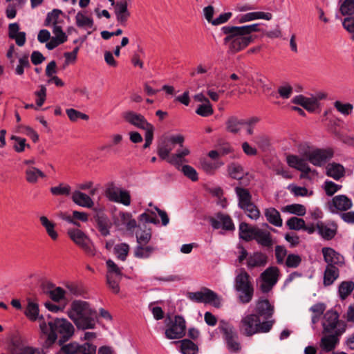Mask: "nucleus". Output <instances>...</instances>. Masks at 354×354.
I'll use <instances>...</instances> for the list:
<instances>
[{
  "label": "nucleus",
  "instance_id": "obj_1",
  "mask_svg": "<svg viewBox=\"0 0 354 354\" xmlns=\"http://www.w3.org/2000/svg\"><path fill=\"white\" fill-rule=\"evenodd\" d=\"M40 329L46 339L43 346L45 348H51L55 343L62 345L68 341L74 334V326L64 318H55L46 323H40Z\"/></svg>",
  "mask_w": 354,
  "mask_h": 354
},
{
  "label": "nucleus",
  "instance_id": "obj_2",
  "mask_svg": "<svg viewBox=\"0 0 354 354\" xmlns=\"http://www.w3.org/2000/svg\"><path fill=\"white\" fill-rule=\"evenodd\" d=\"M68 315L79 330H85L95 328L97 313L87 301L82 300L72 301Z\"/></svg>",
  "mask_w": 354,
  "mask_h": 354
},
{
  "label": "nucleus",
  "instance_id": "obj_3",
  "mask_svg": "<svg viewBox=\"0 0 354 354\" xmlns=\"http://www.w3.org/2000/svg\"><path fill=\"white\" fill-rule=\"evenodd\" d=\"M221 30L225 35L223 44L227 46V52L230 54L241 51L253 42L256 37L246 35L241 26L227 25L223 26Z\"/></svg>",
  "mask_w": 354,
  "mask_h": 354
},
{
  "label": "nucleus",
  "instance_id": "obj_4",
  "mask_svg": "<svg viewBox=\"0 0 354 354\" xmlns=\"http://www.w3.org/2000/svg\"><path fill=\"white\" fill-rule=\"evenodd\" d=\"M234 289L237 293L239 301L246 304L250 303L253 298L254 288L251 277L245 270L241 268L234 279Z\"/></svg>",
  "mask_w": 354,
  "mask_h": 354
},
{
  "label": "nucleus",
  "instance_id": "obj_5",
  "mask_svg": "<svg viewBox=\"0 0 354 354\" xmlns=\"http://www.w3.org/2000/svg\"><path fill=\"white\" fill-rule=\"evenodd\" d=\"M138 222L140 230L136 234L137 243L147 244L151 239L152 234L151 229L147 227L146 224L153 223L156 225L159 223V221L153 211L147 209L138 216Z\"/></svg>",
  "mask_w": 354,
  "mask_h": 354
},
{
  "label": "nucleus",
  "instance_id": "obj_6",
  "mask_svg": "<svg viewBox=\"0 0 354 354\" xmlns=\"http://www.w3.org/2000/svg\"><path fill=\"white\" fill-rule=\"evenodd\" d=\"M185 138L183 136L171 135L164 138L158 143L157 147V153L161 160H166L169 158V154L173 150L175 145H179L180 147L183 146Z\"/></svg>",
  "mask_w": 354,
  "mask_h": 354
},
{
  "label": "nucleus",
  "instance_id": "obj_7",
  "mask_svg": "<svg viewBox=\"0 0 354 354\" xmlns=\"http://www.w3.org/2000/svg\"><path fill=\"white\" fill-rule=\"evenodd\" d=\"M187 298L197 303L212 304L216 308H220L221 299L218 295L207 288H203L201 291L189 292Z\"/></svg>",
  "mask_w": 354,
  "mask_h": 354
},
{
  "label": "nucleus",
  "instance_id": "obj_8",
  "mask_svg": "<svg viewBox=\"0 0 354 354\" xmlns=\"http://www.w3.org/2000/svg\"><path fill=\"white\" fill-rule=\"evenodd\" d=\"M67 234L70 239L86 254L94 255V249L90 239L84 232L79 229H69Z\"/></svg>",
  "mask_w": 354,
  "mask_h": 354
},
{
  "label": "nucleus",
  "instance_id": "obj_9",
  "mask_svg": "<svg viewBox=\"0 0 354 354\" xmlns=\"http://www.w3.org/2000/svg\"><path fill=\"white\" fill-rule=\"evenodd\" d=\"M279 277V269L276 266H270L261 274L262 283L260 285V290L263 293L269 292L273 286L277 283Z\"/></svg>",
  "mask_w": 354,
  "mask_h": 354
},
{
  "label": "nucleus",
  "instance_id": "obj_10",
  "mask_svg": "<svg viewBox=\"0 0 354 354\" xmlns=\"http://www.w3.org/2000/svg\"><path fill=\"white\" fill-rule=\"evenodd\" d=\"M186 324L185 319L180 315H176L171 324L165 330V337L169 339H180L185 335Z\"/></svg>",
  "mask_w": 354,
  "mask_h": 354
},
{
  "label": "nucleus",
  "instance_id": "obj_11",
  "mask_svg": "<svg viewBox=\"0 0 354 354\" xmlns=\"http://www.w3.org/2000/svg\"><path fill=\"white\" fill-rule=\"evenodd\" d=\"M334 156V151L331 148H317L310 154L308 162L316 167H322Z\"/></svg>",
  "mask_w": 354,
  "mask_h": 354
},
{
  "label": "nucleus",
  "instance_id": "obj_12",
  "mask_svg": "<svg viewBox=\"0 0 354 354\" xmlns=\"http://www.w3.org/2000/svg\"><path fill=\"white\" fill-rule=\"evenodd\" d=\"M209 223L213 229H222L225 231H233L235 226L230 215L223 212H217L214 216L209 218Z\"/></svg>",
  "mask_w": 354,
  "mask_h": 354
},
{
  "label": "nucleus",
  "instance_id": "obj_13",
  "mask_svg": "<svg viewBox=\"0 0 354 354\" xmlns=\"http://www.w3.org/2000/svg\"><path fill=\"white\" fill-rule=\"evenodd\" d=\"M106 194L111 201L122 203L125 206H129L131 204L129 192L114 186L113 184L106 189Z\"/></svg>",
  "mask_w": 354,
  "mask_h": 354
},
{
  "label": "nucleus",
  "instance_id": "obj_14",
  "mask_svg": "<svg viewBox=\"0 0 354 354\" xmlns=\"http://www.w3.org/2000/svg\"><path fill=\"white\" fill-rule=\"evenodd\" d=\"M328 207L331 213L337 212H346L353 206L351 198L346 195L339 194L334 196L327 203Z\"/></svg>",
  "mask_w": 354,
  "mask_h": 354
},
{
  "label": "nucleus",
  "instance_id": "obj_15",
  "mask_svg": "<svg viewBox=\"0 0 354 354\" xmlns=\"http://www.w3.org/2000/svg\"><path fill=\"white\" fill-rule=\"evenodd\" d=\"M220 330L223 333L228 350L234 353L239 352L241 346L238 341V334L234 328L230 326H221Z\"/></svg>",
  "mask_w": 354,
  "mask_h": 354
},
{
  "label": "nucleus",
  "instance_id": "obj_16",
  "mask_svg": "<svg viewBox=\"0 0 354 354\" xmlns=\"http://www.w3.org/2000/svg\"><path fill=\"white\" fill-rule=\"evenodd\" d=\"M259 318V316L255 314L243 317L240 322L241 332L247 337L257 334Z\"/></svg>",
  "mask_w": 354,
  "mask_h": 354
},
{
  "label": "nucleus",
  "instance_id": "obj_17",
  "mask_svg": "<svg viewBox=\"0 0 354 354\" xmlns=\"http://www.w3.org/2000/svg\"><path fill=\"white\" fill-rule=\"evenodd\" d=\"M345 330L346 326H343L337 328L333 334L322 337L320 342V347L322 351L328 353L335 349L339 342V337L344 333Z\"/></svg>",
  "mask_w": 354,
  "mask_h": 354
},
{
  "label": "nucleus",
  "instance_id": "obj_18",
  "mask_svg": "<svg viewBox=\"0 0 354 354\" xmlns=\"http://www.w3.org/2000/svg\"><path fill=\"white\" fill-rule=\"evenodd\" d=\"M124 119L130 124L145 130V131L154 128L153 124L148 122L146 118L140 113H136L132 111L126 112L124 114Z\"/></svg>",
  "mask_w": 354,
  "mask_h": 354
},
{
  "label": "nucleus",
  "instance_id": "obj_19",
  "mask_svg": "<svg viewBox=\"0 0 354 354\" xmlns=\"http://www.w3.org/2000/svg\"><path fill=\"white\" fill-rule=\"evenodd\" d=\"M318 234L324 240H332L337 232V225L335 221H318L316 223Z\"/></svg>",
  "mask_w": 354,
  "mask_h": 354
},
{
  "label": "nucleus",
  "instance_id": "obj_20",
  "mask_svg": "<svg viewBox=\"0 0 354 354\" xmlns=\"http://www.w3.org/2000/svg\"><path fill=\"white\" fill-rule=\"evenodd\" d=\"M322 326L324 333H331L345 324H339V315L336 311L328 310L324 315Z\"/></svg>",
  "mask_w": 354,
  "mask_h": 354
},
{
  "label": "nucleus",
  "instance_id": "obj_21",
  "mask_svg": "<svg viewBox=\"0 0 354 354\" xmlns=\"http://www.w3.org/2000/svg\"><path fill=\"white\" fill-rule=\"evenodd\" d=\"M286 162L289 167L296 169L306 174L310 172V167L306 163V160L297 155L289 154L286 156Z\"/></svg>",
  "mask_w": 354,
  "mask_h": 354
},
{
  "label": "nucleus",
  "instance_id": "obj_22",
  "mask_svg": "<svg viewBox=\"0 0 354 354\" xmlns=\"http://www.w3.org/2000/svg\"><path fill=\"white\" fill-rule=\"evenodd\" d=\"M255 312L257 315L263 317L266 319L272 317L274 313V307L270 305L267 299H260L257 301L255 307Z\"/></svg>",
  "mask_w": 354,
  "mask_h": 354
},
{
  "label": "nucleus",
  "instance_id": "obj_23",
  "mask_svg": "<svg viewBox=\"0 0 354 354\" xmlns=\"http://www.w3.org/2000/svg\"><path fill=\"white\" fill-rule=\"evenodd\" d=\"M268 256L261 252H255L250 254L247 259V266L252 270L254 268L264 267L268 263Z\"/></svg>",
  "mask_w": 354,
  "mask_h": 354
},
{
  "label": "nucleus",
  "instance_id": "obj_24",
  "mask_svg": "<svg viewBox=\"0 0 354 354\" xmlns=\"http://www.w3.org/2000/svg\"><path fill=\"white\" fill-rule=\"evenodd\" d=\"M114 12L116 16L117 21L120 24L125 26L130 17L127 1L124 0L123 1L117 2L115 4Z\"/></svg>",
  "mask_w": 354,
  "mask_h": 354
},
{
  "label": "nucleus",
  "instance_id": "obj_25",
  "mask_svg": "<svg viewBox=\"0 0 354 354\" xmlns=\"http://www.w3.org/2000/svg\"><path fill=\"white\" fill-rule=\"evenodd\" d=\"M324 261L328 265H341L344 263V258L331 248H323L322 250Z\"/></svg>",
  "mask_w": 354,
  "mask_h": 354
},
{
  "label": "nucleus",
  "instance_id": "obj_26",
  "mask_svg": "<svg viewBox=\"0 0 354 354\" xmlns=\"http://www.w3.org/2000/svg\"><path fill=\"white\" fill-rule=\"evenodd\" d=\"M53 283H48L42 284V290L44 293L49 295L50 299L56 302H59L64 297L65 291L60 287L53 288Z\"/></svg>",
  "mask_w": 354,
  "mask_h": 354
},
{
  "label": "nucleus",
  "instance_id": "obj_27",
  "mask_svg": "<svg viewBox=\"0 0 354 354\" xmlns=\"http://www.w3.org/2000/svg\"><path fill=\"white\" fill-rule=\"evenodd\" d=\"M272 18V15L270 12H248L238 17V22L240 24L251 21L253 20L263 19L266 20H270Z\"/></svg>",
  "mask_w": 354,
  "mask_h": 354
},
{
  "label": "nucleus",
  "instance_id": "obj_28",
  "mask_svg": "<svg viewBox=\"0 0 354 354\" xmlns=\"http://www.w3.org/2000/svg\"><path fill=\"white\" fill-rule=\"evenodd\" d=\"M138 243L134 248V257L138 259H148L158 250L156 247Z\"/></svg>",
  "mask_w": 354,
  "mask_h": 354
},
{
  "label": "nucleus",
  "instance_id": "obj_29",
  "mask_svg": "<svg viewBox=\"0 0 354 354\" xmlns=\"http://www.w3.org/2000/svg\"><path fill=\"white\" fill-rule=\"evenodd\" d=\"M326 175L333 179L338 180L345 175V169L339 163L332 162L328 164L326 168Z\"/></svg>",
  "mask_w": 354,
  "mask_h": 354
},
{
  "label": "nucleus",
  "instance_id": "obj_30",
  "mask_svg": "<svg viewBox=\"0 0 354 354\" xmlns=\"http://www.w3.org/2000/svg\"><path fill=\"white\" fill-rule=\"evenodd\" d=\"M72 201L77 205L84 207L91 208L93 205L91 198L80 191H75L73 193Z\"/></svg>",
  "mask_w": 354,
  "mask_h": 354
},
{
  "label": "nucleus",
  "instance_id": "obj_31",
  "mask_svg": "<svg viewBox=\"0 0 354 354\" xmlns=\"http://www.w3.org/2000/svg\"><path fill=\"white\" fill-rule=\"evenodd\" d=\"M253 239H254L259 245L264 247H270L272 245V240L270 233L258 227H257V230L254 232Z\"/></svg>",
  "mask_w": 354,
  "mask_h": 354
},
{
  "label": "nucleus",
  "instance_id": "obj_32",
  "mask_svg": "<svg viewBox=\"0 0 354 354\" xmlns=\"http://www.w3.org/2000/svg\"><path fill=\"white\" fill-rule=\"evenodd\" d=\"M339 269L335 266L327 265L324 271L323 283L324 286L332 285L338 278Z\"/></svg>",
  "mask_w": 354,
  "mask_h": 354
},
{
  "label": "nucleus",
  "instance_id": "obj_33",
  "mask_svg": "<svg viewBox=\"0 0 354 354\" xmlns=\"http://www.w3.org/2000/svg\"><path fill=\"white\" fill-rule=\"evenodd\" d=\"M266 220L272 225L276 227H281L283 224L281 214L278 210L274 207H269L264 212Z\"/></svg>",
  "mask_w": 354,
  "mask_h": 354
},
{
  "label": "nucleus",
  "instance_id": "obj_34",
  "mask_svg": "<svg viewBox=\"0 0 354 354\" xmlns=\"http://www.w3.org/2000/svg\"><path fill=\"white\" fill-rule=\"evenodd\" d=\"M234 191L239 201L238 206L240 208L252 202V195L248 189L236 187Z\"/></svg>",
  "mask_w": 354,
  "mask_h": 354
},
{
  "label": "nucleus",
  "instance_id": "obj_35",
  "mask_svg": "<svg viewBox=\"0 0 354 354\" xmlns=\"http://www.w3.org/2000/svg\"><path fill=\"white\" fill-rule=\"evenodd\" d=\"M41 225L45 228L47 234L53 241L58 239V233L55 230V223L50 221L46 216L39 217Z\"/></svg>",
  "mask_w": 354,
  "mask_h": 354
},
{
  "label": "nucleus",
  "instance_id": "obj_36",
  "mask_svg": "<svg viewBox=\"0 0 354 354\" xmlns=\"http://www.w3.org/2000/svg\"><path fill=\"white\" fill-rule=\"evenodd\" d=\"M243 125V120L239 119L236 116H230L225 122V129L227 131L236 134L240 131Z\"/></svg>",
  "mask_w": 354,
  "mask_h": 354
},
{
  "label": "nucleus",
  "instance_id": "obj_37",
  "mask_svg": "<svg viewBox=\"0 0 354 354\" xmlns=\"http://www.w3.org/2000/svg\"><path fill=\"white\" fill-rule=\"evenodd\" d=\"M172 343H180V351L183 354H197L198 353V346L189 339H184L181 341H175Z\"/></svg>",
  "mask_w": 354,
  "mask_h": 354
},
{
  "label": "nucleus",
  "instance_id": "obj_38",
  "mask_svg": "<svg viewBox=\"0 0 354 354\" xmlns=\"http://www.w3.org/2000/svg\"><path fill=\"white\" fill-rule=\"evenodd\" d=\"M256 227H250L248 223L242 222L239 225V236L245 241L253 239Z\"/></svg>",
  "mask_w": 354,
  "mask_h": 354
},
{
  "label": "nucleus",
  "instance_id": "obj_39",
  "mask_svg": "<svg viewBox=\"0 0 354 354\" xmlns=\"http://www.w3.org/2000/svg\"><path fill=\"white\" fill-rule=\"evenodd\" d=\"M97 227L103 236H106L110 234L111 224L106 216L104 215H97L96 216Z\"/></svg>",
  "mask_w": 354,
  "mask_h": 354
},
{
  "label": "nucleus",
  "instance_id": "obj_40",
  "mask_svg": "<svg viewBox=\"0 0 354 354\" xmlns=\"http://www.w3.org/2000/svg\"><path fill=\"white\" fill-rule=\"evenodd\" d=\"M45 178L46 175L40 169L30 167L26 170V179L30 183H37L38 178Z\"/></svg>",
  "mask_w": 354,
  "mask_h": 354
},
{
  "label": "nucleus",
  "instance_id": "obj_41",
  "mask_svg": "<svg viewBox=\"0 0 354 354\" xmlns=\"http://www.w3.org/2000/svg\"><path fill=\"white\" fill-rule=\"evenodd\" d=\"M75 23L79 28H89L93 26V19L86 16L82 12H78L75 16Z\"/></svg>",
  "mask_w": 354,
  "mask_h": 354
},
{
  "label": "nucleus",
  "instance_id": "obj_42",
  "mask_svg": "<svg viewBox=\"0 0 354 354\" xmlns=\"http://www.w3.org/2000/svg\"><path fill=\"white\" fill-rule=\"evenodd\" d=\"M354 282L351 281H342L339 286V295L342 299H345L353 290Z\"/></svg>",
  "mask_w": 354,
  "mask_h": 354
},
{
  "label": "nucleus",
  "instance_id": "obj_43",
  "mask_svg": "<svg viewBox=\"0 0 354 354\" xmlns=\"http://www.w3.org/2000/svg\"><path fill=\"white\" fill-rule=\"evenodd\" d=\"M339 11L344 16L354 15V0H339Z\"/></svg>",
  "mask_w": 354,
  "mask_h": 354
},
{
  "label": "nucleus",
  "instance_id": "obj_44",
  "mask_svg": "<svg viewBox=\"0 0 354 354\" xmlns=\"http://www.w3.org/2000/svg\"><path fill=\"white\" fill-rule=\"evenodd\" d=\"M130 247L126 243H119L115 245L114 252L118 259L124 261L127 259Z\"/></svg>",
  "mask_w": 354,
  "mask_h": 354
},
{
  "label": "nucleus",
  "instance_id": "obj_45",
  "mask_svg": "<svg viewBox=\"0 0 354 354\" xmlns=\"http://www.w3.org/2000/svg\"><path fill=\"white\" fill-rule=\"evenodd\" d=\"M61 348L56 354H77L80 344L75 342L60 345Z\"/></svg>",
  "mask_w": 354,
  "mask_h": 354
},
{
  "label": "nucleus",
  "instance_id": "obj_46",
  "mask_svg": "<svg viewBox=\"0 0 354 354\" xmlns=\"http://www.w3.org/2000/svg\"><path fill=\"white\" fill-rule=\"evenodd\" d=\"M50 193L54 196H69L71 192V187L68 185L60 183L59 185L52 187L50 189Z\"/></svg>",
  "mask_w": 354,
  "mask_h": 354
},
{
  "label": "nucleus",
  "instance_id": "obj_47",
  "mask_svg": "<svg viewBox=\"0 0 354 354\" xmlns=\"http://www.w3.org/2000/svg\"><path fill=\"white\" fill-rule=\"evenodd\" d=\"M39 306L37 304L33 302H28V306L25 310V315L32 321H35L39 318Z\"/></svg>",
  "mask_w": 354,
  "mask_h": 354
},
{
  "label": "nucleus",
  "instance_id": "obj_48",
  "mask_svg": "<svg viewBox=\"0 0 354 354\" xmlns=\"http://www.w3.org/2000/svg\"><path fill=\"white\" fill-rule=\"evenodd\" d=\"M283 211H286L290 214H295L299 216H303L306 214V208L301 204H292L286 205Z\"/></svg>",
  "mask_w": 354,
  "mask_h": 354
},
{
  "label": "nucleus",
  "instance_id": "obj_49",
  "mask_svg": "<svg viewBox=\"0 0 354 354\" xmlns=\"http://www.w3.org/2000/svg\"><path fill=\"white\" fill-rule=\"evenodd\" d=\"M286 225L290 230H300L305 226V221L303 218L292 216L286 221Z\"/></svg>",
  "mask_w": 354,
  "mask_h": 354
},
{
  "label": "nucleus",
  "instance_id": "obj_50",
  "mask_svg": "<svg viewBox=\"0 0 354 354\" xmlns=\"http://www.w3.org/2000/svg\"><path fill=\"white\" fill-rule=\"evenodd\" d=\"M297 149L300 155L304 157L306 160H308L310 154L315 150V147L309 142H302L298 145Z\"/></svg>",
  "mask_w": 354,
  "mask_h": 354
},
{
  "label": "nucleus",
  "instance_id": "obj_51",
  "mask_svg": "<svg viewBox=\"0 0 354 354\" xmlns=\"http://www.w3.org/2000/svg\"><path fill=\"white\" fill-rule=\"evenodd\" d=\"M120 279L121 277H115L110 274H106L107 284L111 291L115 294H118L120 292L119 283Z\"/></svg>",
  "mask_w": 354,
  "mask_h": 354
},
{
  "label": "nucleus",
  "instance_id": "obj_52",
  "mask_svg": "<svg viewBox=\"0 0 354 354\" xmlns=\"http://www.w3.org/2000/svg\"><path fill=\"white\" fill-rule=\"evenodd\" d=\"M241 209H243L246 212L248 216L252 219L257 220L260 216L259 210L252 202L245 205Z\"/></svg>",
  "mask_w": 354,
  "mask_h": 354
},
{
  "label": "nucleus",
  "instance_id": "obj_53",
  "mask_svg": "<svg viewBox=\"0 0 354 354\" xmlns=\"http://www.w3.org/2000/svg\"><path fill=\"white\" fill-rule=\"evenodd\" d=\"M335 108L342 114L348 115L351 114L353 109V106L351 103L343 104L340 101H335L334 102Z\"/></svg>",
  "mask_w": 354,
  "mask_h": 354
},
{
  "label": "nucleus",
  "instance_id": "obj_54",
  "mask_svg": "<svg viewBox=\"0 0 354 354\" xmlns=\"http://www.w3.org/2000/svg\"><path fill=\"white\" fill-rule=\"evenodd\" d=\"M61 13L62 11L58 9H53L51 12H48L44 21V26H50L51 24H53V26L57 25V19Z\"/></svg>",
  "mask_w": 354,
  "mask_h": 354
},
{
  "label": "nucleus",
  "instance_id": "obj_55",
  "mask_svg": "<svg viewBox=\"0 0 354 354\" xmlns=\"http://www.w3.org/2000/svg\"><path fill=\"white\" fill-rule=\"evenodd\" d=\"M180 171L187 178H188L194 182L198 180V173L193 167L188 165H185L182 166Z\"/></svg>",
  "mask_w": 354,
  "mask_h": 354
},
{
  "label": "nucleus",
  "instance_id": "obj_56",
  "mask_svg": "<svg viewBox=\"0 0 354 354\" xmlns=\"http://www.w3.org/2000/svg\"><path fill=\"white\" fill-rule=\"evenodd\" d=\"M196 113L202 117H208L213 114L214 111L212 106L209 102L200 104L196 110Z\"/></svg>",
  "mask_w": 354,
  "mask_h": 354
},
{
  "label": "nucleus",
  "instance_id": "obj_57",
  "mask_svg": "<svg viewBox=\"0 0 354 354\" xmlns=\"http://www.w3.org/2000/svg\"><path fill=\"white\" fill-rule=\"evenodd\" d=\"M228 172L232 178L237 180L241 179L243 174V167L240 165L234 163L229 166Z\"/></svg>",
  "mask_w": 354,
  "mask_h": 354
},
{
  "label": "nucleus",
  "instance_id": "obj_58",
  "mask_svg": "<svg viewBox=\"0 0 354 354\" xmlns=\"http://www.w3.org/2000/svg\"><path fill=\"white\" fill-rule=\"evenodd\" d=\"M342 186L341 185H338L335 183L331 180H326L324 182V189L326 192V195L331 196L337 191L341 189Z\"/></svg>",
  "mask_w": 354,
  "mask_h": 354
},
{
  "label": "nucleus",
  "instance_id": "obj_59",
  "mask_svg": "<svg viewBox=\"0 0 354 354\" xmlns=\"http://www.w3.org/2000/svg\"><path fill=\"white\" fill-rule=\"evenodd\" d=\"M301 263V258L298 254H290L287 256L285 265L288 268H297Z\"/></svg>",
  "mask_w": 354,
  "mask_h": 354
},
{
  "label": "nucleus",
  "instance_id": "obj_60",
  "mask_svg": "<svg viewBox=\"0 0 354 354\" xmlns=\"http://www.w3.org/2000/svg\"><path fill=\"white\" fill-rule=\"evenodd\" d=\"M30 66L28 55H25L19 59V64L15 68V74L17 75H22L24 73V68H28Z\"/></svg>",
  "mask_w": 354,
  "mask_h": 354
},
{
  "label": "nucleus",
  "instance_id": "obj_61",
  "mask_svg": "<svg viewBox=\"0 0 354 354\" xmlns=\"http://www.w3.org/2000/svg\"><path fill=\"white\" fill-rule=\"evenodd\" d=\"M107 266V274H115V277H122V271L120 268L115 263V262L111 259H108L106 262Z\"/></svg>",
  "mask_w": 354,
  "mask_h": 354
},
{
  "label": "nucleus",
  "instance_id": "obj_62",
  "mask_svg": "<svg viewBox=\"0 0 354 354\" xmlns=\"http://www.w3.org/2000/svg\"><path fill=\"white\" fill-rule=\"evenodd\" d=\"M11 140H13L16 142L13 147L15 150L18 153L24 151L26 147H30L29 145L26 144V140L25 138L18 137L16 136H12Z\"/></svg>",
  "mask_w": 354,
  "mask_h": 354
},
{
  "label": "nucleus",
  "instance_id": "obj_63",
  "mask_svg": "<svg viewBox=\"0 0 354 354\" xmlns=\"http://www.w3.org/2000/svg\"><path fill=\"white\" fill-rule=\"evenodd\" d=\"M258 322L257 333H268L272 329L274 320H266L261 322L260 318H259Z\"/></svg>",
  "mask_w": 354,
  "mask_h": 354
},
{
  "label": "nucleus",
  "instance_id": "obj_64",
  "mask_svg": "<svg viewBox=\"0 0 354 354\" xmlns=\"http://www.w3.org/2000/svg\"><path fill=\"white\" fill-rule=\"evenodd\" d=\"M96 346L86 342L82 345H80V349L78 350L77 354H95Z\"/></svg>",
  "mask_w": 354,
  "mask_h": 354
}]
</instances>
